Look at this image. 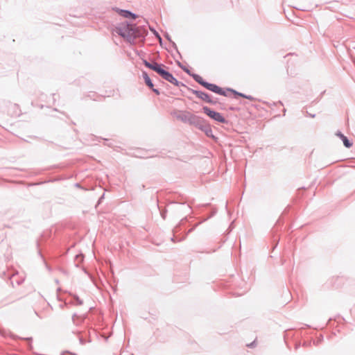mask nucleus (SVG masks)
<instances>
[{"instance_id": "f257e3e1", "label": "nucleus", "mask_w": 355, "mask_h": 355, "mask_svg": "<svg viewBox=\"0 0 355 355\" xmlns=\"http://www.w3.org/2000/svg\"><path fill=\"white\" fill-rule=\"evenodd\" d=\"M144 64L148 68L153 70L157 72L162 78L168 81L174 85H178V81L173 76L166 70V66L162 64H158L157 62L150 63L147 61H144Z\"/></svg>"}, {"instance_id": "f03ea898", "label": "nucleus", "mask_w": 355, "mask_h": 355, "mask_svg": "<svg viewBox=\"0 0 355 355\" xmlns=\"http://www.w3.org/2000/svg\"><path fill=\"white\" fill-rule=\"evenodd\" d=\"M117 33L129 42H133L137 37L136 28L130 25L118 28Z\"/></svg>"}, {"instance_id": "7ed1b4c3", "label": "nucleus", "mask_w": 355, "mask_h": 355, "mask_svg": "<svg viewBox=\"0 0 355 355\" xmlns=\"http://www.w3.org/2000/svg\"><path fill=\"white\" fill-rule=\"evenodd\" d=\"M203 111L207 116H209L212 119L220 123L225 122V119L219 112L213 111L207 107H204Z\"/></svg>"}, {"instance_id": "20e7f679", "label": "nucleus", "mask_w": 355, "mask_h": 355, "mask_svg": "<svg viewBox=\"0 0 355 355\" xmlns=\"http://www.w3.org/2000/svg\"><path fill=\"white\" fill-rule=\"evenodd\" d=\"M203 86H205L207 89H208L209 90L211 91V92H214L216 94H220V95H223V96H226V94H225V92L223 90L222 88H220V87L217 86L216 85H214V84H211V83H205V82H202V83H200Z\"/></svg>"}, {"instance_id": "39448f33", "label": "nucleus", "mask_w": 355, "mask_h": 355, "mask_svg": "<svg viewBox=\"0 0 355 355\" xmlns=\"http://www.w3.org/2000/svg\"><path fill=\"white\" fill-rule=\"evenodd\" d=\"M118 12L121 16L125 18L131 17L132 19H135L137 17L135 14L128 10H119Z\"/></svg>"}, {"instance_id": "423d86ee", "label": "nucleus", "mask_w": 355, "mask_h": 355, "mask_svg": "<svg viewBox=\"0 0 355 355\" xmlns=\"http://www.w3.org/2000/svg\"><path fill=\"white\" fill-rule=\"evenodd\" d=\"M337 135L343 140L344 145L347 148H349V147L352 146V144L349 141V140L347 139V138L345 135H343L340 132L337 133Z\"/></svg>"}, {"instance_id": "0eeeda50", "label": "nucleus", "mask_w": 355, "mask_h": 355, "mask_svg": "<svg viewBox=\"0 0 355 355\" xmlns=\"http://www.w3.org/2000/svg\"><path fill=\"white\" fill-rule=\"evenodd\" d=\"M143 77H144V81H145V83L146 84V85H148L150 88H153V84L150 78H149L148 75L146 72H143Z\"/></svg>"}, {"instance_id": "6e6552de", "label": "nucleus", "mask_w": 355, "mask_h": 355, "mask_svg": "<svg viewBox=\"0 0 355 355\" xmlns=\"http://www.w3.org/2000/svg\"><path fill=\"white\" fill-rule=\"evenodd\" d=\"M200 98L205 101H207V102L210 101L209 96L206 94L202 93L200 95Z\"/></svg>"}, {"instance_id": "1a4fd4ad", "label": "nucleus", "mask_w": 355, "mask_h": 355, "mask_svg": "<svg viewBox=\"0 0 355 355\" xmlns=\"http://www.w3.org/2000/svg\"><path fill=\"white\" fill-rule=\"evenodd\" d=\"M197 119H198V117L196 116L193 115V114H189V119L190 120L194 121V120H196Z\"/></svg>"}, {"instance_id": "9d476101", "label": "nucleus", "mask_w": 355, "mask_h": 355, "mask_svg": "<svg viewBox=\"0 0 355 355\" xmlns=\"http://www.w3.org/2000/svg\"><path fill=\"white\" fill-rule=\"evenodd\" d=\"M152 89H153V91L155 94H159V91H158L157 89H153V87Z\"/></svg>"}, {"instance_id": "9b49d317", "label": "nucleus", "mask_w": 355, "mask_h": 355, "mask_svg": "<svg viewBox=\"0 0 355 355\" xmlns=\"http://www.w3.org/2000/svg\"><path fill=\"white\" fill-rule=\"evenodd\" d=\"M354 64H355V60H354Z\"/></svg>"}]
</instances>
